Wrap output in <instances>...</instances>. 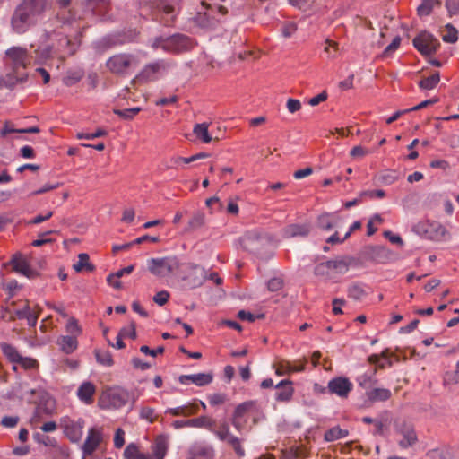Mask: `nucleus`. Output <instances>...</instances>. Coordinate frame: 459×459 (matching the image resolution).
<instances>
[{
  "label": "nucleus",
  "instance_id": "4d7b16f0",
  "mask_svg": "<svg viewBox=\"0 0 459 459\" xmlns=\"http://www.w3.org/2000/svg\"><path fill=\"white\" fill-rule=\"evenodd\" d=\"M446 9L449 15H459V0H446Z\"/></svg>",
  "mask_w": 459,
  "mask_h": 459
},
{
  "label": "nucleus",
  "instance_id": "f3484780",
  "mask_svg": "<svg viewBox=\"0 0 459 459\" xmlns=\"http://www.w3.org/2000/svg\"><path fill=\"white\" fill-rule=\"evenodd\" d=\"M56 56L59 58H65L68 56H72L76 51V44L73 42L68 37L61 36L58 39L57 46L55 48Z\"/></svg>",
  "mask_w": 459,
  "mask_h": 459
},
{
  "label": "nucleus",
  "instance_id": "473e14b6",
  "mask_svg": "<svg viewBox=\"0 0 459 459\" xmlns=\"http://www.w3.org/2000/svg\"><path fill=\"white\" fill-rule=\"evenodd\" d=\"M55 56H56V48L50 46H46L35 49V61L38 63L44 62Z\"/></svg>",
  "mask_w": 459,
  "mask_h": 459
},
{
  "label": "nucleus",
  "instance_id": "f8f14e48",
  "mask_svg": "<svg viewBox=\"0 0 459 459\" xmlns=\"http://www.w3.org/2000/svg\"><path fill=\"white\" fill-rule=\"evenodd\" d=\"M10 264L15 273L24 275L28 279H34L39 275V272L31 268L27 258L22 254L13 255Z\"/></svg>",
  "mask_w": 459,
  "mask_h": 459
},
{
  "label": "nucleus",
  "instance_id": "20e7f679",
  "mask_svg": "<svg viewBox=\"0 0 459 459\" xmlns=\"http://www.w3.org/2000/svg\"><path fill=\"white\" fill-rule=\"evenodd\" d=\"M216 4H208L205 1H201L200 9L197 11L194 22L200 28L210 29L219 22V15H225L228 13L226 7L222 5L215 6Z\"/></svg>",
  "mask_w": 459,
  "mask_h": 459
},
{
  "label": "nucleus",
  "instance_id": "79ce46f5",
  "mask_svg": "<svg viewBox=\"0 0 459 459\" xmlns=\"http://www.w3.org/2000/svg\"><path fill=\"white\" fill-rule=\"evenodd\" d=\"M109 0H89V7L95 14L102 15L108 5Z\"/></svg>",
  "mask_w": 459,
  "mask_h": 459
},
{
  "label": "nucleus",
  "instance_id": "13d9d810",
  "mask_svg": "<svg viewBox=\"0 0 459 459\" xmlns=\"http://www.w3.org/2000/svg\"><path fill=\"white\" fill-rule=\"evenodd\" d=\"M59 186H60V183H55V184L47 183L42 187H40V188L35 190L34 192H32L31 195H39L45 194V193H47L48 191L56 189L57 187H59Z\"/></svg>",
  "mask_w": 459,
  "mask_h": 459
},
{
  "label": "nucleus",
  "instance_id": "774afa93",
  "mask_svg": "<svg viewBox=\"0 0 459 459\" xmlns=\"http://www.w3.org/2000/svg\"><path fill=\"white\" fill-rule=\"evenodd\" d=\"M280 459H300L299 452L294 448L282 451Z\"/></svg>",
  "mask_w": 459,
  "mask_h": 459
},
{
  "label": "nucleus",
  "instance_id": "a19ab883",
  "mask_svg": "<svg viewBox=\"0 0 459 459\" xmlns=\"http://www.w3.org/2000/svg\"><path fill=\"white\" fill-rule=\"evenodd\" d=\"M259 242V238L254 234L247 235L242 238L243 247L249 250L250 252H255L257 250L256 244Z\"/></svg>",
  "mask_w": 459,
  "mask_h": 459
},
{
  "label": "nucleus",
  "instance_id": "f03ea898",
  "mask_svg": "<svg viewBox=\"0 0 459 459\" xmlns=\"http://www.w3.org/2000/svg\"><path fill=\"white\" fill-rule=\"evenodd\" d=\"M45 6V0H24L12 18L13 30L17 33L25 32L36 22L37 16L43 12Z\"/></svg>",
  "mask_w": 459,
  "mask_h": 459
},
{
  "label": "nucleus",
  "instance_id": "7ed1b4c3",
  "mask_svg": "<svg viewBox=\"0 0 459 459\" xmlns=\"http://www.w3.org/2000/svg\"><path fill=\"white\" fill-rule=\"evenodd\" d=\"M140 65L137 56L129 53H118L110 56L106 66L108 70L116 75L127 76Z\"/></svg>",
  "mask_w": 459,
  "mask_h": 459
},
{
  "label": "nucleus",
  "instance_id": "37998d69",
  "mask_svg": "<svg viewBox=\"0 0 459 459\" xmlns=\"http://www.w3.org/2000/svg\"><path fill=\"white\" fill-rule=\"evenodd\" d=\"M20 417L17 415H5L1 419L0 426L4 429H12L18 426Z\"/></svg>",
  "mask_w": 459,
  "mask_h": 459
},
{
  "label": "nucleus",
  "instance_id": "2eb2a0df",
  "mask_svg": "<svg viewBox=\"0 0 459 459\" xmlns=\"http://www.w3.org/2000/svg\"><path fill=\"white\" fill-rule=\"evenodd\" d=\"M101 442V433L96 429H91L82 447L84 456L91 455Z\"/></svg>",
  "mask_w": 459,
  "mask_h": 459
},
{
  "label": "nucleus",
  "instance_id": "393cba45",
  "mask_svg": "<svg viewBox=\"0 0 459 459\" xmlns=\"http://www.w3.org/2000/svg\"><path fill=\"white\" fill-rule=\"evenodd\" d=\"M314 273L325 280H334L336 278L329 260L316 264L314 269Z\"/></svg>",
  "mask_w": 459,
  "mask_h": 459
},
{
  "label": "nucleus",
  "instance_id": "6e6d98bb",
  "mask_svg": "<svg viewBox=\"0 0 459 459\" xmlns=\"http://www.w3.org/2000/svg\"><path fill=\"white\" fill-rule=\"evenodd\" d=\"M66 331L71 334H80L82 330L78 325V321L72 317L68 320L66 324Z\"/></svg>",
  "mask_w": 459,
  "mask_h": 459
},
{
  "label": "nucleus",
  "instance_id": "0eeeda50",
  "mask_svg": "<svg viewBox=\"0 0 459 459\" xmlns=\"http://www.w3.org/2000/svg\"><path fill=\"white\" fill-rule=\"evenodd\" d=\"M130 398V394L125 389L112 388L102 394L100 403L105 409H119L125 406Z\"/></svg>",
  "mask_w": 459,
  "mask_h": 459
},
{
  "label": "nucleus",
  "instance_id": "8fccbe9b",
  "mask_svg": "<svg viewBox=\"0 0 459 459\" xmlns=\"http://www.w3.org/2000/svg\"><path fill=\"white\" fill-rule=\"evenodd\" d=\"M324 52L326 54L328 58L335 57L338 52V44L335 41L326 39L325 41Z\"/></svg>",
  "mask_w": 459,
  "mask_h": 459
},
{
  "label": "nucleus",
  "instance_id": "4468645a",
  "mask_svg": "<svg viewBox=\"0 0 459 459\" xmlns=\"http://www.w3.org/2000/svg\"><path fill=\"white\" fill-rule=\"evenodd\" d=\"M213 376L212 373H197L192 375H182L179 377L178 381L182 385H188L193 383L197 386H204L212 383Z\"/></svg>",
  "mask_w": 459,
  "mask_h": 459
},
{
  "label": "nucleus",
  "instance_id": "4c0bfd02",
  "mask_svg": "<svg viewBox=\"0 0 459 459\" xmlns=\"http://www.w3.org/2000/svg\"><path fill=\"white\" fill-rule=\"evenodd\" d=\"M439 81V73L436 72L432 75L420 80L419 82V87L422 90H432L438 84Z\"/></svg>",
  "mask_w": 459,
  "mask_h": 459
},
{
  "label": "nucleus",
  "instance_id": "6ab92c4d",
  "mask_svg": "<svg viewBox=\"0 0 459 459\" xmlns=\"http://www.w3.org/2000/svg\"><path fill=\"white\" fill-rule=\"evenodd\" d=\"M275 399L278 402H289L293 395L294 389L290 380H281L276 385Z\"/></svg>",
  "mask_w": 459,
  "mask_h": 459
},
{
  "label": "nucleus",
  "instance_id": "c03bdc74",
  "mask_svg": "<svg viewBox=\"0 0 459 459\" xmlns=\"http://www.w3.org/2000/svg\"><path fill=\"white\" fill-rule=\"evenodd\" d=\"M95 357L97 361L103 366L110 367L113 365L112 356L108 351L97 350L95 351Z\"/></svg>",
  "mask_w": 459,
  "mask_h": 459
},
{
  "label": "nucleus",
  "instance_id": "09e8293b",
  "mask_svg": "<svg viewBox=\"0 0 459 459\" xmlns=\"http://www.w3.org/2000/svg\"><path fill=\"white\" fill-rule=\"evenodd\" d=\"M30 307L28 304V301H26L23 307L17 309L14 312H9L10 316L8 317V320L14 321L17 318L23 319V318H25V316H27V314L30 312Z\"/></svg>",
  "mask_w": 459,
  "mask_h": 459
},
{
  "label": "nucleus",
  "instance_id": "864d4df0",
  "mask_svg": "<svg viewBox=\"0 0 459 459\" xmlns=\"http://www.w3.org/2000/svg\"><path fill=\"white\" fill-rule=\"evenodd\" d=\"M140 418L153 422L157 419L154 409L151 407H142L140 411Z\"/></svg>",
  "mask_w": 459,
  "mask_h": 459
},
{
  "label": "nucleus",
  "instance_id": "69168bd1",
  "mask_svg": "<svg viewBox=\"0 0 459 459\" xmlns=\"http://www.w3.org/2000/svg\"><path fill=\"white\" fill-rule=\"evenodd\" d=\"M169 297V292L166 290H162V291L158 292L153 297V301L160 306H163L164 304L167 303Z\"/></svg>",
  "mask_w": 459,
  "mask_h": 459
},
{
  "label": "nucleus",
  "instance_id": "f704fd0d",
  "mask_svg": "<svg viewBox=\"0 0 459 459\" xmlns=\"http://www.w3.org/2000/svg\"><path fill=\"white\" fill-rule=\"evenodd\" d=\"M223 442H226L235 452V454L242 458L245 456L246 452L242 446V439L238 438L235 435H231L228 438H226Z\"/></svg>",
  "mask_w": 459,
  "mask_h": 459
},
{
  "label": "nucleus",
  "instance_id": "58836bf2",
  "mask_svg": "<svg viewBox=\"0 0 459 459\" xmlns=\"http://www.w3.org/2000/svg\"><path fill=\"white\" fill-rule=\"evenodd\" d=\"M1 350L3 353L12 361L16 363L18 359H21V354L18 352L17 349L8 343H1Z\"/></svg>",
  "mask_w": 459,
  "mask_h": 459
},
{
  "label": "nucleus",
  "instance_id": "423d86ee",
  "mask_svg": "<svg viewBox=\"0 0 459 459\" xmlns=\"http://www.w3.org/2000/svg\"><path fill=\"white\" fill-rule=\"evenodd\" d=\"M169 67V64L165 60H158L147 64L140 73L131 81V84L137 82L144 83L158 80Z\"/></svg>",
  "mask_w": 459,
  "mask_h": 459
},
{
  "label": "nucleus",
  "instance_id": "2f4dec72",
  "mask_svg": "<svg viewBox=\"0 0 459 459\" xmlns=\"http://www.w3.org/2000/svg\"><path fill=\"white\" fill-rule=\"evenodd\" d=\"M193 133L195 134L196 138H198L204 143H209L212 140V137L211 136L208 131V124L206 123L196 124L194 126Z\"/></svg>",
  "mask_w": 459,
  "mask_h": 459
},
{
  "label": "nucleus",
  "instance_id": "680f3d73",
  "mask_svg": "<svg viewBox=\"0 0 459 459\" xmlns=\"http://www.w3.org/2000/svg\"><path fill=\"white\" fill-rule=\"evenodd\" d=\"M125 431L122 429H117L114 437V446L117 448H121L125 444Z\"/></svg>",
  "mask_w": 459,
  "mask_h": 459
},
{
  "label": "nucleus",
  "instance_id": "0e129e2a",
  "mask_svg": "<svg viewBox=\"0 0 459 459\" xmlns=\"http://www.w3.org/2000/svg\"><path fill=\"white\" fill-rule=\"evenodd\" d=\"M226 397L221 394H212L208 396L209 403L212 406L220 405L224 403Z\"/></svg>",
  "mask_w": 459,
  "mask_h": 459
},
{
  "label": "nucleus",
  "instance_id": "72a5a7b5",
  "mask_svg": "<svg viewBox=\"0 0 459 459\" xmlns=\"http://www.w3.org/2000/svg\"><path fill=\"white\" fill-rule=\"evenodd\" d=\"M349 434L348 430L341 429L339 426H335L325 433V440L326 442H333L347 437Z\"/></svg>",
  "mask_w": 459,
  "mask_h": 459
},
{
  "label": "nucleus",
  "instance_id": "dca6fc26",
  "mask_svg": "<svg viewBox=\"0 0 459 459\" xmlns=\"http://www.w3.org/2000/svg\"><path fill=\"white\" fill-rule=\"evenodd\" d=\"M420 227L430 239H440L446 233V228L438 221H427Z\"/></svg>",
  "mask_w": 459,
  "mask_h": 459
},
{
  "label": "nucleus",
  "instance_id": "cd10ccee",
  "mask_svg": "<svg viewBox=\"0 0 459 459\" xmlns=\"http://www.w3.org/2000/svg\"><path fill=\"white\" fill-rule=\"evenodd\" d=\"M205 223V216L203 212H197L190 218L185 232H192L202 228Z\"/></svg>",
  "mask_w": 459,
  "mask_h": 459
},
{
  "label": "nucleus",
  "instance_id": "b1692460",
  "mask_svg": "<svg viewBox=\"0 0 459 459\" xmlns=\"http://www.w3.org/2000/svg\"><path fill=\"white\" fill-rule=\"evenodd\" d=\"M310 232L309 224H291L284 228L285 238L307 237Z\"/></svg>",
  "mask_w": 459,
  "mask_h": 459
},
{
  "label": "nucleus",
  "instance_id": "5701e85b",
  "mask_svg": "<svg viewBox=\"0 0 459 459\" xmlns=\"http://www.w3.org/2000/svg\"><path fill=\"white\" fill-rule=\"evenodd\" d=\"M198 411V403L196 402L188 403L187 404L178 406L176 408H169L166 410L167 414H170L172 416H184L187 417L190 415H194Z\"/></svg>",
  "mask_w": 459,
  "mask_h": 459
},
{
  "label": "nucleus",
  "instance_id": "ddd939ff",
  "mask_svg": "<svg viewBox=\"0 0 459 459\" xmlns=\"http://www.w3.org/2000/svg\"><path fill=\"white\" fill-rule=\"evenodd\" d=\"M214 449L204 442H195L187 452L186 459H213Z\"/></svg>",
  "mask_w": 459,
  "mask_h": 459
},
{
  "label": "nucleus",
  "instance_id": "9b49d317",
  "mask_svg": "<svg viewBox=\"0 0 459 459\" xmlns=\"http://www.w3.org/2000/svg\"><path fill=\"white\" fill-rule=\"evenodd\" d=\"M61 424L65 436L71 442L77 443L82 438L84 427L83 420L78 419L77 420H74L69 418H64Z\"/></svg>",
  "mask_w": 459,
  "mask_h": 459
},
{
  "label": "nucleus",
  "instance_id": "c85d7f7f",
  "mask_svg": "<svg viewBox=\"0 0 459 459\" xmlns=\"http://www.w3.org/2000/svg\"><path fill=\"white\" fill-rule=\"evenodd\" d=\"M440 35L446 43H455L458 39V30L450 23L441 28Z\"/></svg>",
  "mask_w": 459,
  "mask_h": 459
},
{
  "label": "nucleus",
  "instance_id": "6e6552de",
  "mask_svg": "<svg viewBox=\"0 0 459 459\" xmlns=\"http://www.w3.org/2000/svg\"><path fill=\"white\" fill-rule=\"evenodd\" d=\"M149 271L159 277H166L178 268L176 257L151 258L147 261Z\"/></svg>",
  "mask_w": 459,
  "mask_h": 459
},
{
  "label": "nucleus",
  "instance_id": "c756f323",
  "mask_svg": "<svg viewBox=\"0 0 459 459\" xmlns=\"http://www.w3.org/2000/svg\"><path fill=\"white\" fill-rule=\"evenodd\" d=\"M371 402H384L391 397V391L386 388H374L367 393Z\"/></svg>",
  "mask_w": 459,
  "mask_h": 459
},
{
  "label": "nucleus",
  "instance_id": "4be33fe9",
  "mask_svg": "<svg viewBox=\"0 0 459 459\" xmlns=\"http://www.w3.org/2000/svg\"><path fill=\"white\" fill-rule=\"evenodd\" d=\"M341 218L337 213H323L317 218V226L323 230L329 231L339 227Z\"/></svg>",
  "mask_w": 459,
  "mask_h": 459
},
{
  "label": "nucleus",
  "instance_id": "e2e57ef3",
  "mask_svg": "<svg viewBox=\"0 0 459 459\" xmlns=\"http://www.w3.org/2000/svg\"><path fill=\"white\" fill-rule=\"evenodd\" d=\"M16 363L20 364L22 367L27 369L34 368L38 365L37 360L31 358H23L22 355L21 359H18Z\"/></svg>",
  "mask_w": 459,
  "mask_h": 459
},
{
  "label": "nucleus",
  "instance_id": "a18cd8bd",
  "mask_svg": "<svg viewBox=\"0 0 459 459\" xmlns=\"http://www.w3.org/2000/svg\"><path fill=\"white\" fill-rule=\"evenodd\" d=\"M365 295L366 292L359 284H352L348 289V296L355 300H360Z\"/></svg>",
  "mask_w": 459,
  "mask_h": 459
},
{
  "label": "nucleus",
  "instance_id": "f257e3e1",
  "mask_svg": "<svg viewBox=\"0 0 459 459\" xmlns=\"http://www.w3.org/2000/svg\"><path fill=\"white\" fill-rule=\"evenodd\" d=\"M5 56V64L12 70L6 75V84L9 87H13L16 83L26 81L25 70L32 60L28 50L21 47H12L6 50Z\"/></svg>",
  "mask_w": 459,
  "mask_h": 459
},
{
  "label": "nucleus",
  "instance_id": "aec40b11",
  "mask_svg": "<svg viewBox=\"0 0 459 459\" xmlns=\"http://www.w3.org/2000/svg\"><path fill=\"white\" fill-rule=\"evenodd\" d=\"M95 392V385L91 382L86 381L79 386L76 394L79 400L85 404H91L93 403Z\"/></svg>",
  "mask_w": 459,
  "mask_h": 459
},
{
  "label": "nucleus",
  "instance_id": "a211bd4d",
  "mask_svg": "<svg viewBox=\"0 0 459 459\" xmlns=\"http://www.w3.org/2000/svg\"><path fill=\"white\" fill-rule=\"evenodd\" d=\"M398 433L403 437V438L398 442L399 446L403 449L412 446L418 441L416 432L411 426H402L399 428Z\"/></svg>",
  "mask_w": 459,
  "mask_h": 459
},
{
  "label": "nucleus",
  "instance_id": "9d476101",
  "mask_svg": "<svg viewBox=\"0 0 459 459\" xmlns=\"http://www.w3.org/2000/svg\"><path fill=\"white\" fill-rule=\"evenodd\" d=\"M413 46L422 55L429 56L436 53L440 43L433 35L423 32L413 39Z\"/></svg>",
  "mask_w": 459,
  "mask_h": 459
},
{
  "label": "nucleus",
  "instance_id": "603ef678",
  "mask_svg": "<svg viewBox=\"0 0 459 459\" xmlns=\"http://www.w3.org/2000/svg\"><path fill=\"white\" fill-rule=\"evenodd\" d=\"M118 334H120V337L123 338H136V331H135V324L134 322H131L128 325L123 327Z\"/></svg>",
  "mask_w": 459,
  "mask_h": 459
},
{
  "label": "nucleus",
  "instance_id": "a878e982",
  "mask_svg": "<svg viewBox=\"0 0 459 459\" xmlns=\"http://www.w3.org/2000/svg\"><path fill=\"white\" fill-rule=\"evenodd\" d=\"M332 269L335 274V277L341 274H344L349 271L351 260L348 257H342L333 260H329Z\"/></svg>",
  "mask_w": 459,
  "mask_h": 459
},
{
  "label": "nucleus",
  "instance_id": "7c9ffc66",
  "mask_svg": "<svg viewBox=\"0 0 459 459\" xmlns=\"http://www.w3.org/2000/svg\"><path fill=\"white\" fill-rule=\"evenodd\" d=\"M58 345L64 352L70 354L76 350L78 342L74 336H62L58 340Z\"/></svg>",
  "mask_w": 459,
  "mask_h": 459
},
{
  "label": "nucleus",
  "instance_id": "052dcab7",
  "mask_svg": "<svg viewBox=\"0 0 459 459\" xmlns=\"http://www.w3.org/2000/svg\"><path fill=\"white\" fill-rule=\"evenodd\" d=\"M297 30V26L294 22H287L282 26V35L285 38L291 37Z\"/></svg>",
  "mask_w": 459,
  "mask_h": 459
},
{
  "label": "nucleus",
  "instance_id": "1a4fd4ad",
  "mask_svg": "<svg viewBox=\"0 0 459 459\" xmlns=\"http://www.w3.org/2000/svg\"><path fill=\"white\" fill-rule=\"evenodd\" d=\"M353 386V383L348 377H335L329 380L325 389L331 394H334L341 399H346L352 391Z\"/></svg>",
  "mask_w": 459,
  "mask_h": 459
},
{
  "label": "nucleus",
  "instance_id": "3c124183",
  "mask_svg": "<svg viewBox=\"0 0 459 459\" xmlns=\"http://www.w3.org/2000/svg\"><path fill=\"white\" fill-rule=\"evenodd\" d=\"M307 362V359L297 360L291 363L290 361L286 363V370L292 372H302L305 370V365Z\"/></svg>",
  "mask_w": 459,
  "mask_h": 459
},
{
  "label": "nucleus",
  "instance_id": "ea45409f",
  "mask_svg": "<svg viewBox=\"0 0 459 459\" xmlns=\"http://www.w3.org/2000/svg\"><path fill=\"white\" fill-rule=\"evenodd\" d=\"M439 4V0H422V3L417 8L418 14L420 16L429 15L434 6L438 5Z\"/></svg>",
  "mask_w": 459,
  "mask_h": 459
},
{
  "label": "nucleus",
  "instance_id": "412c9836",
  "mask_svg": "<svg viewBox=\"0 0 459 459\" xmlns=\"http://www.w3.org/2000/svg\"><path fill=\"white\" fill-rule=\"evenodd\" d=\"M169 442L165 436H159L152 446V459H164L168 451Z\"/></svg>",
  "mask_w": 459,
  "mask_h": 459
},
{
  "label": "nucleus",
  "instance_id": "e433bc0d",
  "mask_svg": "<svg viewBox=\"0 0 459 459\" xmlns=\"http://www.w3.org/2000/svg\"><path fill=\"white\" fill-rule=\"evenodd\" d=\"M84 72L82 69L69 70L65 75L63 82L66 86H72L82 80Z\"/></svg>",
  "mask_w": 459,
  "mask_h": 459
},
{
  "label": "nucleus",
  "instance_id": "49530a36",
  "mask_svg": "<svg viewBox=\"0 0 459 459\" xmlns=\"http://www.w3.org/2000/svg\"><path fill=\"white\" fill-rule=\"evenodd\" d=\"M212 432H213L221 441H224L232 435L230 429L226 422L221 423L217 429H213Z\"/></svg>",
  "mask_w": 459,
  "mask_h": 459
},
{
  "label": "nucleus",
  "instance_id": "de8ad7c7",
  "mask_svg": "<svg viewBox=\"0 0 459 459\" xmlns=\"http://www.w3.org/2000/svg\"><path fill=\"white\" fill-rule=\"evenodd\" d=\"M150 7L166 14H170L173 12V7L162 0L150 3Z\"/></svg>",
  "mask_w": 459,
  "mask_h": 459
},
{
  "label": "nucleus",
  "instance_id": "bf43d9fd",
  "mask_svg": "<svg viewBox=\"0 0 459 459\" xmlns=\"http://www.w3.org/2000/svg\"><path fill=\"white\" fill-rule=\"evenodd\" d=\"M238 317L240 320L254 322L256 318H262V317H264V316L263 315L255 316L254 314H252L248 311L240 310L238 313Z\"/></svg>",
  "mask_w": 459,
  "mask_h": 459
},
{
  "label": "nucleus",
  "instance_id": "338daca9",
  "mask_svg": "<svg viewBox=\"0 0 459 459\" xmlns=\"http://www.w3.org/2000/svg\"><path fill=\"white\" fill-rule=\"evenodd\" d=\"M368 153L369 152L367 149L359 145L353 147L350 152V155L352 158H362Z\"/></svg>",
  "mask_w": 459,
  "mask_h": 459
},
{
  "label": "nucleus",
  "instance_id": "5fc2aeb1",
  "mask_svg": "<svg viewBox=\"0 0 459 459\" xmlns=\"http://www.w3.org/2000/svg\"><path fill=\"white\" fill-rule=\"evenodd\" d=\"M140 452L139 447L135 444L131 443L126 447L124 457L125 459H134Z\"/></svg>",
  "mask_w": 459,
  "mask_h": 459
},
{
  "label": "nucleus",
  "instance_id": "c9c22d12",
  "mask_svg": "<svg viewBox=\"0 0 459 459\" xmlns=\"http://www.w3.org/2000/svg\"><path fill=\"white\" fill-rule=\"evenodd\" d=\"M89 255L86 253H81L78 255V261L75 263L73 267L76 272H82L83 270L91 272L94 269V266L90 263Z\"/></svg>",
  "mask_w": 459,
  "mask_h": 459
},
{
  "label": "nucleus",
  "instance_id": "39448f33",
  "mask_svg": "<svg viewBox=\"0 0 459 459\" xmlns=\"http://www.w3.org/2000/svg\"><path fill=\"white\" fill-rule=\"evenodd\" d=\"M195 41L188 36L176 34L168 38H157L152 42L153 48H161L166 52L178 54L189 51L195 46Z\"/></svg>",
  "mask_w": 459,
  "mask_h": 459
},
{
  "label": "nucleus",
  "instance_id": "bb28decb",
  "mask_svg": "<svg viewBox=\"0 0 459 459\" xmlns=\"http://www.w3.org/2000/svg\"><path fill=\"white\" fill-rule=\"evenodd\" d=\"M190 428L207 429L210 431L215 427V420L208 416H201L189 420Z\"/></svg>",
  "mask_w": 459,
  "mask_h": 459
}]
</instances>
